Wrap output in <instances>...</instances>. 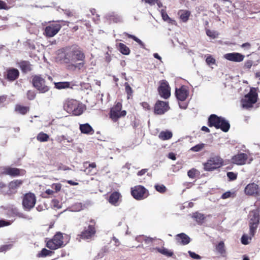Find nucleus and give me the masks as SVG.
<instances>
[{"instance_id":"obj_21","label":"nucleus","mask_w":260,"mask_h":260,"mask_svg":"<svg viewBox=\"0 0 260 260\" xmlns=\"http://www.w3.org/2000/svg\"><path fill=\"white\" fill-rule=\"evenodd\" d=\"M224 57L229 61L239 62L243 60L245 56L240 53L233 52L224 54Z\"/></svg>"},{"instance_id":"obj_35","label":"nucleus","mask_w":260,"mask_h":260,"mask_svg":"<svg viewBox=\"0 0 260 260\" xmlns=\"http://www.w3.org/2000/svg\"><path fill=\"white\" fill-rule=\"evenodd\" d=\"M70 82H59L55 83V87L58 89H66L70 87Z\"/></svg>"},{"instance_id":"obj_52","label":"nucleus","mask_w":260,"mask_h":260,"mask_svg":"<svg viewBox=\"0 0 260 260\" xmlns=\"http://www.w3.org/2000/svg\"><path fill=\"white\" fill-rule=\"evenodd\" d=\"M249 238L246 235H243L241 238V242L244 245H247L249 243L248 242Z\"/></svg>"},{"instance_id":"obj_15","label":"nucleus","mask_w":260,"mask_h":260,"mask_svg":"<svg viewBox=\"0 0 260 260\" xmlns=\"http://www.w3.org/2000/svg\"><path fill=\"white\" fill-rule=\"evenodd\" d=\"M158 91L160 95L165 99H167L170 96V87L167 81L164 80L160 81V85L158 88Z\"/></svg>"},{"instance_id":"obj_57","label":"nucleus","mask_w":260,"mask_h":260,"mask_svg":"<svg viewBox=\"0 0 260 260\" xmlns=\"http://www.w3.org/2000/svg\"><path fill=\"white\" fill-rule=\"evenodd\" d=\"M147 171H148V169H142L141 170L139 171L137 173V175L139 176L144 175Z\"/></svg>"},{"instance_id":"obj_55","label":"nucleus","mask_w":260,"mask_h":260,"mask_svg":"<svg viewBox=\"0 0 260 260\" xmlns=\"http://www.w3.org/2000/svg\"><path fill=\"white\" fill-rule=\"evenodd\" d=\"M8 9L9 7L7 4L5 2L0 0V9L8 10Z\"/></svg>"},{"instance_id":"obj_62","label":"nucleus","mask_w":260,"mask_h":260,"mask_svg":"<svg viewBox=\"0 0 260 260\" xmlns=\"http://www.w3.org/2000/svg\"><path fill=\"white\" fill-rule=\"evenodd\" d=\"M92 169H90V168H89V169H88V170H86V169H85V172H87V174H89V175H93L94 174H95V172H92Z\"/></svg>"},{"instance_id":"obj_56","label":"nucleus","mask_w":260,"mask_h":260,"mask_svg":"<svg viewBox=\"0 0 260 260\" xmlns=\"http://www.w3.org/2000/svg\"><path fill=\"white\" fill-rule=\"evenodd\" d=\"M10 222L4 220H0V228L10 225Z\"/></svg>"},{"instance_id":"obj_9","label":"nucleus","mask_w":260,"mask_h":260,"mask_svg":"<svg viewBox=\"0 0 260 260\" xmlns=\"http://www.w3.org/2000/svg\"><path fill=\"white\" fill-rule=\"evenodd\" d=\"M122 104L117 102L111 108L109 116L113 122H116L120 118L126 116L127 112L125 110H122Z\"/></svg>"},{"instance_id":"obj_54","label":"nucleus","mask_w":260,"mask_h":260,"mask_svg":"<svg viewBox=\"0 0 260 260\" xmlns=\"http://www.w3.org/2000/svg\"><path fill=\"white\" fill-rule=\"evenodd\" d=\"M232 193L231 191H226L223 193L221 196V199H226L231 197Z\"/></svg>"},{"instance_id":"obj_58","label":"nucleus","mask_w":260,"mask_h":260,"mask_svg":"<svg viewBox=\"0 0 260 260\" xmlns=\"http://www.w3.org/2000/svg\"><path fill=\"white\" fill-rule=\"evenodd\" d=\"M146 3L148 4L151 6L154 5L158 0H144Z\"/></svg>"},{"instance_id":"obj_34","label":"nucleus","mask_w":260,"mask_h":260,"mask_svg":"<svg viewBox=\"0 0 260 260\" xmlns=\"http://www.w3.org/2000/svg\"><path fill=\"white\" fill-rule=\"evenodd\" d=\"M192 217L199 224H202L205 219V216L203 214L196 212L193 214Z\"/></svg>"},{"instance_id":"obj_38","label":"nucleus","mask_w":260,"mask_h":260,"mask_svg":"<svg viewBox=\"0 0 260 260\" xmlns=\"http://www.w3.org/2000/svg\"><path fill=\"white\" fill-rule=\"evenodd\" d=\"M49 138V136L43 132H40L37 136V139L41 142L47 141Z\"/></svg>"},{"instance_id":"obj_27","label":"nucleus","mask_w":260,"mask_h":260,"mask_svg":"<svg viewBox=\"0 0 260 260\" xmlns=\"http://www.w3.org/2000/svg\"><path fill=\"white\" fill-rule=\"evenodd\" d=\"M30 110L29 106H25L21 104H16L15 106L14 111L15 112L24 115Z\"/></svg>"},{"instance_id":"obj_49","label":"nucleus","mask_w":260,"mask_h":260,"mask_svg":"<svg viewBox=\"0 0 260 260\" xmlns=\"http://www.w3.org/2000/svg\"><path fill=\"white\" fill-rule=\"evenodd\" d=\"M141 106L146 111H150L151 109V106L149 104L146 102H143L140 103Z\"/></svg>"},{"instance_id":"obj_40","label":"nucleus","mask_w":260,"mask_h":260,"mask_svg":"<svg viewBox=\"0 0 260 260\" xmlns=\"http://www.w3.org/2000/svg\"><path fill=\"white\" fill-rule=\"evenodd\" d=\"M52 252L46 248H43L42 250L38 254V257H46L48 255H50Z\"/></svg>"},{"instance_id":"obj_6","label":"nucleus","mask_w":260,"mask_h":260,"mask_svg":"<svg viewBox=\"0 0 260 260\" xmlns=\"http://www.w3.org/2000/svg\"><path fill=\"white\" fill-rule=\"evenodd\" d=\"M91 224H89L87 227H84V230L77 235V239L79 241L81 240H87L92 238L96 233L95 222L94 220H90Z\"/></svg>"},{"instance_id":"obj_26","label":"nucleus","mask_w":260,"mask_h":260,"mask_svg":"<svg viewBox=\"0 0 260 260\" xmlns=\"http://www.w3.org/2000/svg\"><path fill=\"white\" fill-rule=\"evenodd\" d=\"M79 129L81 132L84 134L92 135L94 133L93 128L88 123L80 124Z\"/></svg>"},{"instance_id":"obj_22","label":"nucleus","mask_w":260,"mask_h":260,"mask_svg":"<svg viewBox=\"0 0 260 260\" xmlns=\"http://www.w3.org/2000/svg\"><path fill=\"white\" fill-rule=\"evenodd\" d=\"M175 239L178 244L182 245H187L190 242L189 237L183 233L176 235Z\"/></svg>"},{"instance_id":"obj_3","label":"nucleus","mask_w":260,"mask_h":260,"mask_svg":"<svg viewBox=\"0 0 260 260\" xmlns=\"http://www.w3.org/2000/svg\"><path fill=\"white\" fill-rule=\"evenodd\" d=\"M31 83L32 86L41 93H44L50 90V87L42 75H34L31 76Z\"/></svg>"},{"instance_id":"obj_5","label":"nucleus","mask_w":260,"mask_h":260,"mask_svg":"<svg viewBox=\"0 0 260 260\" xmlns=\"http://www.w3.org/2000/svg\"><path fill=\"white\" fill-rule=\"evenodd\" d=\"M64 243L63 234L60 232H57L51 239L46 241V246L50 250H56L64 247Z\"/></svg>"},{"instance_id":"obj_7","label":"nucleus","mask_w":260,"mask_h":260,"mask_svg":"<svg viewBox=\"0 0 260 260\" xmlns=\"http://www.w3.org/2000/svg\"><path fill=\"white\" fill-rule=\"evenodd\" d=\"M59 22L62 23V25H69V22L63 20L57 21L56 23H53L47 25L44 29L43 34L47 37L51 38L56 35L61 28V25Z\"/></svg>"},{"instance_id":"obj_45","label":"nucleus","mask_w":260,"mask_h":260,"mask_svg":"<svg viewBox=\"0 0 260 260\" xmlns=\"http://www.w3.org/2000/svg\"><path fill=\"white\" fill-rule=\"evenodd\" d=\"M227 177L230 179V180L233 181L237 179V174L233 172H229L227 173Z\"/></svg>"},{"instance_id":"obj_32","label":"nucleus","mask_w":260,"mask_h":260,"mask_svg":"<svg viewBox=\"0 0 260 260\" xmlns=\"http://www.w3.org/2000/svg\"><path fill=\"white\" fill-rule=\"evenodd\" d=\"M23 183V181L21 180H15L10 182L9 184V187L10 189L15 190L20 186Z\"/></svg>"},{"instance_id":"obj_37","label":"nucleus","mask_w":260,"mask_h":260,"mask_svg":"<svg viewBox=\"0 0 260 260\" xmlns=\"http://www.w3.org/2000/svg\"><path fill=\"white\" fill-rule=\"evenodd\" d=\"M125 91L127 94V99H131L133 96V90L127 82L124 83Z\"/></svg>"},{"instance_id":"obj_18","label":"nucleus","mask_w":260,"mask_h":260,"mask_svg":"<svg viewBox=\"0 0 260 260\" xmlns=\"http://www.w3.org/2000/svg\"><path fill=\"white\" fill-rule=\"evenodd\" d=\"M19 74V72L17 69L11 68L6 70L4 77L8 81L12 82L18 78Z\"/></svg>"},{"instance_id":"obj_4","label":"nucleus","mask_w":260,"mask_h":260,"mask_svg":"<svg viewBox=\"0 0 260 260\" xmlns=\"http://www.w3.org/2000/svg\"><path fill=\"white\" fill-rule=\"evenodd\" d=\"M206 171H213L218 169L224 165V160L219 155L211 156L207 161L203 164Z\"/></svg>"},{"instance_id":"obj_11","label":"nucleus","mask_w":260,"mask_h":260,"mask_svg":"<svg viewBox=\"0 0 260 260\" xmlns=\"http://www.w3.org/2000/svg\"><path fill=\"white\" fill-rule=\"evenodd\" d=\"M36 203V197L34 193L28 192L23 195L22 206L25 210L30 211Z\"/></svg>"},{"instance_id":"obj_25","label":"nucleus","mask_w":260,"mask_h":260,"mask_svg":"<svg viewBox=\"0 0 260 260\" xmlns=\"http://www.w3.org/2000/svg\"><path fill=\"white\" fill-rule=\"evenodd\" d=\"M215 250L220 256L222 257L226 256V251L225 244L223 241H221L215 245Z\"/></svg>"},{"instance_id":"obj_64","label":"nucleus","mask_w":260,"mask_h":260,"mask_svg":"<svg viewBox=\"0 0 260 260\" xmlns=\"http://www.w3.org/2000/svg\"><path fill=\"white\" fill-rule=\"evenodd\" d=\"M153 56L155 58L158 59L159 60H160L161 59V57L157 53H154L153 54Z\"/></svg>"},{"instance_id":"obj_17","label":"nucleus","mask_w":260,"mask_h":260,"mask_svg":"<svg viewBox=\"0 0 260 260\" xmlns=\"http://www.w3.org/2000/svg\"><path fill=\"white\" fill-rule=\"evenodd\" d=\"M189 93L188 87L185 85H182L180 88H176L175 89V96L177 99L180 101H185Z\"/></svg>"},{"instance_id":"obj_51","label":"nucleus","mask_w":260,"mask_h":260,"mask_svg":"<svg viewBox=\"0 0 260 260\" xmlns=\"http://www.w3.org/2000/svg\"><path fill=\"white\" fill-rule=\"evenodd\" d=\"M188 253L189 254V256L192 258H194V259H200L201 258V256H200L199 254H196L195 252H192V251H188Z\"/></svg>"},{"instance_id":"obj_48","label":"nucleus","mask_w":260,"mask_h":260,"mask_svg":"<svg viewBox=\"0 0 260 260\" xmlns=\"http://www.w3.org/2000/svg\"><path fill=\"white\" fill-rule=\"evenodd\" d=\"M196 169H192L188 171L187 175L189 178L193 179L196 177Z\"/></svg>"},{"instance_id":"obj_24","label":"nucleus","mask_w":260,"mask_h":260,"mask_svg":"<svg viewBox=\"0 0 260 260\" xmlns=\"http://www.w3.org/2000/svg\"><path fill=\"white\" fill-rule=\"evenodd\" d=\"M18 65L23 73H26L32 70V66L28 61L22 60L18 63Z\"/></svg>"},{"instance_id":"obj_19","label":"nucleus","mask_w":260,"mask_h":260,"mask_svg":"<svg viewBox=\"0 0 260 260\" xmlns=\"http://www.w3.org/2000/svg\"><path fill=\"white\" fill-rule=\"evenodd\" d=\"M244 192L246 194L251 196L259 195V189L257 184L254 183H249L245 187Z\"/></svg>"},{"instance_id":"obj_1","label":"nucleus","mask_w":260,"mask_h":260,"mask_svg":"<svg viewBox=\"0 0 260 260\" xmlns=\"http://www.w3.org/2000/svg\"><path fill=\"white\" fill-rule=\"evenodd\" d=\"M85 54L83 49L77 44L62 47L57 50L56 59L68 69L81 70L85 66Z\"/></svg>"},{"instance_id":"obj_46","label":"nucleus","mask_w":260,"mask_h":260,"mask_svg":"<svg viewBox=\"0 0 260 260\" xmlns=\"http://www.w3.org/2000/svg\"><path fill=\"white\" fill-rule=\"evenodd\" d=\"M61 184L59 183H53L52 185H51V187L52 188H53V189L55 190V192H57L58 191H59L61 188Z\"/></svg>"},{"instance_id":"obj_53","label":"nucleus","mask_w":260,"mask_h":260,"mask_svg":"<svg viewBox=\"0 0 260 260\" xmlns=\"http://www.w3.org/2000/svg\"><path fill=\"white\" fill-rule=\"evenodd\" d=\"M54 191L51 189H47L44 193L43 194V197L48 198L49 196L52 195L54 193Z\"/></svg>"},{"instance_id":"obj_63","label":"nucleus","mask_w":260,"mask_h":260,"mask_svg":"<svg viewBox=\"0 0 260 260\" xmlns=\"http://www.w3.org/2000/svg\"><path fill=\"white\" fill-rule=\"evenodd\" d=\"M201 129H202V131H204V132H205L206 133H209L210 132L209 128H208L207 127L205 126H202Z\"/></svg>"},{"instance_id":"obj_2","label":"nucleus","mask_w":260,"mask_h":260,"mask_svg":"<svg viewBox=\"0 0 260 260\" xmlns=\"http://www.w3.org/2000/svg\"><path fill=\"white\" fill-rule=\"evenodd\" d=\"M63 108L68 113H72L75 116L80 115L83 112L82 105L79 102L74 99L67 100L64 103Z\"/></svg>"},{"instance_id":"obj_47","label":"nucleus","mask_w":260,"mask_h":260,"mask_svg":"<svg viewBox=\"0 0 260 260\" xmlns=\"http://www.w3.org/2000/svg\"><path fill=\"white\" fill-rule=\"evenodd\" d=\"M206 61L208 65H210L215 64L216 60L211 55H209L207 57Z\"/></svg>"},{"instance_id":"obj_59","label":"nucleus","mask_w":260,"mask_h":260,"mask_svg":"<svg viewBox=\"0 0 260 260\" xmlns=\"http://www.w3.org/2000/svg\"><path fill=\"white\" fill-rule=\"evenodd\" d=\"M168 157L172 160H175L176 158L175 154L173 152H171V153H169Z\"/></svg>"},{"instance_id":"obj_60","label":"nucleus","mask_w":260,"mask_h":260,"mask_svg":"<svg viewBox=\"0 0 260 260\" xmlns=\"http://www.w3.org/2000/svg\"><path fill=\"white\" fill-rule=\"evenodd\" d=\"M96 167V165L95 162H92L89 164L88 167H86V170H88L89 168L95 169Z\"/></svg>"},{"instance_id":"obj_41","label":"nucleus","mask_w":260,"mask_h":260,"mask_svg":"<svg viewBox=\"0 0 260 260\" xmlns=\"http://www.w3.org/2000/svg\"><path fill=\"white\" fill-rule=\"evenodd\" d=\"M205 144L204 143H200L199 144H197L195 145L193 147H192L190 150L192 152H199L201 151L204 147H205Z\"/></svg>"},{"instance_id":"obj_61","label":"nucleus","mask_w":260,"mask_h":260,"mask_svg":"<svg viewBox=\"0 0 260 260\" xmlns=\"http://www.w3.org/2000/svg\"><path fill=\"white\" fill-rule=\"evenodd\" d=\"M67 182L70 184L71 185H78V183L76 182H74L72 180H67Z\"/></svg>"},{"instance_id":"obj_14","label":"nucleus","mask_w":260,"mask_h":260,"mask_svg":"<svg viewBox=\"0 0 260 260\" xmlns=\"http://www.w3.org/2000/svg\"><path fill=\"white\" fill-rule=\"evenodd\" d=\"M170 107L168 102L157 101L154 106V113L156 115H162L166 113Z\"/></svg>"},{"instance_id":"obj_36","label":"nucleus","mask_w":260,"mask_h":260,"mask_svg":"<svg viewBox=\"0 0 260 260\" xmlns=\"http://www.w3.org/2000/svg\"><path fill=\"white\" fill-rule=\"evenodd\" d=\"M123 35L128 37V38L132 39L133 40H134L135 41H136L137 43H138L142 48H145V44L143 43V42L141 40H140L139 38L136 37L135 36L129 34L126 32H124L123 33Z\"/></svg>"},{"instance_id":"obj_13","label":"nucleus","mask_w":260,"mask_h":260,"mask_svg":"<svg viewBox=\"0 0 260 260\" xmlns=\"http://www.w3.org/2000/svg\"><path fill=\"white\" fill-rule=\"evenodd\" d=\"M257 94L256 93L249 92L244 98L242 99L241 103L244 108H250L253 104L257 102Z\"/></svg>"},{"instance_id":"obj_29","label":"nucleus","mask_w":260,"mask_h":260,"mask_svg":"<svg viewBox=\"0 0 260 260\" xmlns=\"http://www.w3.org/2000/svg\"><path fill=\"white\" fill-rule=\"evenodd\" d=\"M219 127H218V129H220L224 132H227L230 128V124L228 121L225 120L224 118L221 117L220 120Z\"/></svg>"},{"instance_id":"obj_30","label":"nucleus","mask_w":260,"mask_h":260,"mask_svg":"<svg viewBox=\"0 0 260 260\" xmlns=\"http://www.w3.org/2000/svg\"><path fill=\"white\" fill-rule=\"evenodd\" d=\"M178 14L180 16V19L183 22H186L188 21L191 14L190 11L186 10H180Z\"/></svg>"},{"instance_id":"obj_20","label":"nucleus","mask_w":260,"mask_h":260,"mask_svg":"<svg viewBox=\"0 0 260 260\" xmlns=\"http://www.w3.org/2000/svg\"><path fill=\"white\" fill-rule=\"evenodd\" d=\"M122 196L118 191H113L109 196L108 201L113 206H117L119 205Z\"/></svg>"},{"instance_id":"obj_42","label":"nucleus","mask_w":260,"mask_h":260,"mask_svg":"<svg viewBox=\"0 0 260 260\" xmlns=\"http://www.w3.org/2000/svg\"><path fill=\"white\" fill-rule=\"evenodd\" d=\"M161 14L162 18L164 20L168 21L170 23H172V21H175L174 20H172L168 16L167 13L164 10H161Z\"/></svg>"},{"instance_id":"obj_43","label":"nucleus","mask_w":260,"mask_h":260,"mask_svg":"<svg viewBox=\"0 0 260 260\" xmlns=\"http://www.w3.org/2000/svg\"><path fill=\"white\" fill-rule=\"evenodd\" d=\"M154 187H155V189L158 192L161 193H165L167 190V188H166V186L162 184H161V185L157 184V185H155Z\"/></svg>"},{"instance_id":"obj_31","label":"nucleus","mask_w":260,"mask_h":260,"mask_svg":"<svg viewBox=\"0 0 260 260\" xmlns=\"http://www.w3.org/2000/svg\"><path fill=\"white\" fill-rule=\"evenodd\" d=\"M155 249L160 253L167 256L171 257L174 255V253L172 251L170 250L165 247H157Z\"/></svg>"},{"instance_id":"obj_23","label":"nucleus","mask_w":260,"mask_h":260,"mask_svg":"<svg viewBox=\"0 0 260 260\" xmlns=\"http://www.w3.org/2000/svg\"><path fill=\"white\" fill-rule=\"evenodd\" d=\"M221 117L215 114H211L208 118V125L210 127L213 126L218 129V127H220L219 123Z\"/></svg>"},{"instance_id":"obj_8","label":"nucleus","mask_w":260,"mask_h":260,"mask_svg":"<svg viewBox=\"0 0 260 260\" xmlns=\"http://www.w3.org/2000/svg\"><path fill=\"white\" fill-rule=\"evenodd\" d=\"M250 219L249 222V235L251 239L252 237L255 235L256 229L259 223V214L257 211L253 210L249 214Z\"/></svg>"},{"instance_id":"obj_28","label":"nucleus","mask_w":260,"mask_h":260,"mask_svg":"<svg viewBox=\"0 0 260 260\" xmlns=\"http://www.w3.org/2000/svg\"><path fill=\"white\" fill-rule=\"evenodd\" d=\"M116 47L119 52L123 55H129L131 52L129 48L123 43H117Z\"/></svg>"},{"instance_id":"obj_50","label":"nucleus","mask_w":260,"mask_h":260,"mask_svg":"<svg viewBox=\"0 0 260 260\" xmlns=\"http://www.w3.org/2000/svg\"><path fill=\"white\" fill-rule=\"evenodd\" d=\"M253 64V61L251 60H247L243 66V68L244 69H250Z\"/></svg>"},{"instance_id":"obj_44","label":"nucleus","mask_w":260,"mask_h":260,"mask_svg":"<svg viewBox=\"0 0 260 260\" xmlns=\"http://www.w3.org/2000/svg\"><path fill=\"white\" fill-rule=\"evenodd\" d=\"M206 33L208 37L212 39H215L218 36V34H217L215 31L211 30L209 29H206Z\"/></svg>"},{"instance_id":"obj_16","label":"nucleus","mask_w":260,"mask_h":260,"mask_svg":"<svg viewBox=\"0 0 260 260\" xmlns=\"http://www.w3.org/2000/svg\"><path fill=\"white\" fill-rule=\"evenodd\" d=\"M2 175H9L11 177H16L23 175L25 171L23 170L12 168L11 167H5L3 169Z\"/></svg>"},{"instance_id":"obj_10","label":"nucleus","mask_w":260,"mask_h":260,"mask_svg":"<svg viewBox=\"0 0 260 260\" xmlns=\"http://www.w3.org/2000/svg\"><path fill=\"white\" fill-rule=\"evenodd\" d=\"M131 194L137 200H142L147 198L149 193L148 190L142 185H137L131 188Z\"/></svg>"},{"instance_id":"obj_39","label":"nucleus","mask_w":260,"mask_h":260,"mask_svg":"<svg viewBox=\"0 0 260 260\" xmlns=\"http://www.w3.org/2000/svg\"><path fill=\"white\" fill-rule=\"evenodd\" d=\"M26 98L29 101H32L36 97V92L34 90H28L26 92Z\"/></svg>"},{"instance_id":"obj_33","label":"nucleus","mask_w":260,"mask_h":260,"mask_svg":"<svg viewBox=\"0 0 260 260\" xmlns=\"http://www.w3.org/2000/svg\"><path fill=\"white\" fill-rule=\"evenodd\" d=\"M172 136L173 134L172 132L168 131H162L159 133L158 135L159 138L162 140H169L171 139Z\"/></svg>"},{"instance_id":"obj_12","label":"nucleus","mask_w":260,"mask_h":260,"mask_svg":"<svg viewBox=\"0 0 260 260\" xmlns=\"http://www.w3.org/2000/svg\"><path fill=\"white\" fill-rule=\"evenodd\" d=\"M252 160V158H249L247 154L242 152L238 153L231 158V162L238 166L249 164Z\"/></svg>"}]
</instances>
